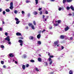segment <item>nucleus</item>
I'll return each mask as SVG.
<instances>
[{"label":"nucleus","instance_id":"a878e982","mask_svg":"<svg viewBox=\"0 0 74 74\" xmlns=\"http://www.w3.org/2000/svg\"><path fill=\"white\" fill-rule=\"evenodd\" d=\"M20 22V21H17L16 22V24H19Z\"/></svg>","mask_w":74,"mask_h":74},{"label":"nucleus","instance_id":"f3484780","mask_svg":"<svg viewBox=\"0 0 74 74\" xmlns=\"http://www.w3.org/2000/svg\"><path fill=\"white\" fill-rule=\"evenodd\" d=\"M72 1V0H67L66 2L68 3H71Z\"/></svg>","mask_w":74,"mask_h":74},{"label":"nucleus","instance_id":"a211bd4d","mask_svg":"<svg viewBox=\"0 0 74 74\" xmlns=\"http://www.w3.org/2000/svg\"><path fill=\"white\" fill-rule=\"evenodd\" d=\"M53 26H59V24H54Z\"/></svg>","mask_w":74,"mask_h":74},{"label":"nucleus","instance_id":"423d86ee","mask_svg":"<svg viewBox=\"0 0 74 74\" xmlns=\"http://www.w3.org/2000/svg\"><path fill=\"white\" fill-rule=\"evenodd\" d=\"M66 37V36H64L63 35H61L60 36V38L61 39H64V37Z\"/></svg>","mask_w":74,"mask_h":74},{"label":"nucleus","instance_id":"8fccbe9b","mask_svg":"<svg viewBox=\"0 0 74 74\" xmlns=\"http://www.w3.org/2000/svg\"><path fill=\"white\" fill-rule=\"evenodd\" d=\"M70 39L72 40H73V37H71L70 38Z\"/></svg>","mask_w":74,"mask_h":74},{"label":"nucleus","instance_id":"4be33fe9","mask_svg":"<svg viewBox=\"0 0 74 74\" xmlns=\"http://www.w3.org/2000/svg\"><path fill=\"white\" fill-rule=\"evenodd\" d=\"M30 62H32V63H34V60H30Z\"/></svg>","mask_w":74,"mask_h":74},{"label":"nucleus","instance_id":"69168bd1","mask_svg":"<svg viewBox=\"0 0 74 74\" xmlns=\"http://www.w3.org/2000/svg\"><path fill=\"white\" fill-rule=\"evenodd\" d=\"M51 1H55V0H51Z\"/></svg>","mask_w":74,"mask_h":74},{"label":"nucleus","instance_id":"cd10ccee","mask_svg":"<svg viewBox=\"0 0 74 74\" xmlns=\"http://www.w3.org/2000/svg\"><path fill=\"white\" fill-rule=\"evenodd\" d=\"M66 2V0H63V4H65V3Z\"/></svg>","mask_w":74,"mask_h":74},{"label":"nucleus","instance_id":"4c0bfd02","mask_svg":"<svg viewBox=\"0 0 74 74\" xmlns=\"http://www.w3.org/2000/svg\"><path fill=\"white\" fill-rule=\"evenodd\" d=\"M29 67V65L28 64H27L26 65V67Z\"/></svg>","mask_w":74,"mask_h":74},{"label":"nucleus","instance_id":"6e6d98bb","mask_svg":"<svg viewBox=\"0 0 74 74\" xmlns=\"http://www.w3.org/2000/svg\"><path fill=\"white\" fill-rule=\"evenodd\" d=\"M48 53V56H51V55H50V53Z\"/></svg>","mask_w":74,"mask_h":74},{"label":"nucleus","instance_id":"e433bc0d","mask_svg":"<svg viewBox=\"0 0 74 74\" xmlns=\"http://www.w3.org/2000/svg\"><path fill=\"white\" fill-rule=\"evenodd\" d=\"M1 63L2 64H3L4 63V61H1Z\"/></svg>","mask_w":74,"mask_h":74},{"label":"nucleus","instance_id":"37998d69","mask_svg":"<svg viewBox=\"0 0 74 74\" xmlns=\"http://www.w3.org/2000/svg\"><path fill=\"white\" fill-rule=\"evenodd\" d=\"M42 9V8H39L38 9V10H39V11H40V10H41Z\"/></svg>","mask_w":74,"mask_h":74},{"label":"nucleus","instance_id":"ddd939ff","mask_svg":"<svg viewBox=\"0 0 74 74\" xmlns=\"http://www.w3.org/2000/svg\"><path fill=\"white\" fill-rule=\"evenodd\" d=\"M28 25L29 27H32L33 25V24L32 23H29Z\"/></svg>","mask_w":74,"mask_h":74},{"label":"nucleus","instance_id":"0eeeda50","mask_svg":"<svg viewBox=\"0 0 74 74\" xmlns=\"http://www.w3.org/2000/svg\"><path fill=\"white\" fill-rule=\"evenodd\" d=\"M16 36H22L21 34L19 32H17L16 34Z\"/></svg>","mask_w":74,"mask_h":74},{"label":"nucleus","instance_id":"39448f33","mask_svg":"<svg viewBox=\"0 0 74 74\" xmlns=\"http://www.w3.org/2000/svg\"><path fill=\"white\" fill-rule=\"evenodd\" d=\"M53 58V56H50L49 58L48 59V60L49 62H50V61L52 60L51 58Z\"/></svg>","mask_w":74,"mask_h":74},{"label":"nucleus","instance_id":"f03ea898","mask_svg":"<svg viewBox=\"0 0 74 74\" xmlns=\"http://www.w3.org/2000/svg\"><path fill=\"white\" fill-rule=\"evenodd\" d=\"M59 42V40L55 42H54V46H57V47H59V45L58 44Z\"/></svg>","mask_w":74,"mask_h":74},{"label":"nucleus","instance_id":"dca6fc26","mask_svg":"<svg viewBox=\"0 0 74 74\" xmlns=\"http://www.w3.org/2000/svg\"><path fill=\"white\" fill-rule=\"evenodd\" d=\"M33 13L35 15H37V14H38V13H37V12H34Z\"/></svg>","mask_w":74,"mask_h":74},{"label":"nucleus","instance_id":"09e8293b","mask_svg":"<svg viewBox=\"0 0 74 74\" xmlns=\"http://www.w3.org/2000/svg\"><path fill=\"white\" fill-rule=\"evenodd\" d=\"M20 39H21V40H23V38L22 37H20L19 38Z\"/></svg>","mask_w":74,"mask_h":74},{"label":"nucleus","instance_id":"338daca9","mask_svg":"<svg viewBox=\"0 0 74 74\" xmlns=\"http://www.w3.org/2000/svg\"><path fill=\"white\" fill-rule=\"evenodd\" d=\"M46 17H47V19H48V18H49V16H46Z\"/></svg>","mask_w":74,"mask_h":74},{"label":"nucleus","instance_id":"72a5a7b5","mask_svg":"<svg viewBox=\"0 0 74 74\" xmlns=\"http://www.w3.org/2000/svg\"><path fill=\"white\" fill-rule=\"evenodd\" d=\"M2 13L3 15H5V11H3Z\"/></svg>","mask_w":74,"mask_h":74},{"label":"nucleus","instance_id":"79ce46f5","mask_svg":"<svg viewBox=\"0 0 74 74\" xmlns=\"http://www.w3.org/2000/svg\"><path fill=\"white\" fill-rule=\"evenodd\" d=\"M44 32H45V29H44L42 31V33H44Z\"/></svg>","mask_w":74,"mask_h":74},{"label":"nucleus","instance_id":"1a4fd4ad","mask_svg":"<svg viewBox=\"0 0 74 74\" xmlns=\"http://www.w3.org/2000/svg\"><path fill=\"white\" fill-rule=\"evenodd\" d=\"M9 55V56L10 57H11V58L14 57V55H13V54L12 53H10Z\"/></svg>","mask_w":74,"mask_h":74},{"label":"nucleus","instance_id":"774afa93","mask_svg":"<svg viewBox=\"0 0 74 74\" xmlns=\"http://www.w3.org/2000/svg\"><path fill=\"white\" fill-rule=\"evenodd\" d=\"M51 73V74H53V72H51V73Z\"/></svg>","mask_w":74,"mask_h":74},{"label":"nucleus","instance_id":"680f3d73","mask_svg":"<svg viewBox=\"0 0 74 74\" xmlns=\"http://www.w3.org/2000/svg\"><path fill=\"white\" fill-rule=\"evenodd\" d=\"M24 59H25V58H26V56H24Z\"/></svg>","mask_w":74,"mask_h":74},{"label":"nucleus","instance_id":"ea45409f","mask_svg":"<svg viewBox=\"0 0 74 74\" xmlns=\"http://www.w3.org/2000/svg\"><path fill=\"white\" fill-rule=\"evenodd\" d=\"M62 10V8H60L58 9L59 11H61Z\"/></svg>","mask_w":74,"mask_h":74},{"label":"nucleus","instance_id":"49530a36","mask_svg":"<svg viewBox=\"0 0 74 74\" xmlns=\"http://www.w3.org/2000/svg\"><path fill=\"white\" fill-rule=\"evenodd\" d=\"M2 27H0V31H2Z\"/></svg>","mask_w":74,"mask_h":74},{"label":"nucleus","instance_id":"052dcab7","mask_svg":"<svg viewBox=\"0 0 74 74\" xmlns=\"http://www.w3.org/2000/svg\"><path fill=\"white\" fill-rule=\"evenodd\" d=\"M44 21H47V18H45Z\"/></svg>","mask_w":74,"mask_h":74},{"label":"nucleus","instance_id":"6e6552de","mask_svg":"<svg viewBox=\"0 0 74 74\" xmlns=\"http://www.w3.org/2000/svg\"><path fill=\"white\" fill-rule=\"evenodd\" d=\"M69 29V27L68 26H67L65 28V31L66 32V31H67Z\"/></svg>","mask_w":74,"mask_h":74},{"label":"nucleus","instance_id":"9d476101","mask_svg":"<svg viewBox=\"0 0 74 74\" xmlns=\"http://www.w3.org/2000/svg\"><path fill=\"white\" fill-rule=\"evenodd\" d=\"M38 62H41V61H42L41 58H38Z\"/></svg>","mask_w":74,"mask_h":74},{"label":"nucleus","instance_id":"c756f323","mask_svg":"<svg viewBox=\"0 0 74 74\" xmlns=\"http://www.w3.org/2000/svg\"><path fill=\"white\" fill-rule=\"evenodd\" d=\"M32 28V29H33V30H34V29H35V28H34V25H33L31 27Z\"/></svg>","mask_w":74,"mask_h":74},{"label":"nucleus","instance_id":"864d4df0","mask_svg":"<svg viewBox=\"0 0 74 74\" xmlns=\"http://www.w3.org/2000/svg\"><path fill=\"white\" fill-rule=\"evenodd\" d=\"M64 49V47L63 46L62 47V49Z\"/></svg>","mask_w":74,"mask_h":74},{"label":"nucleus","instance_id":"393cba45","mask_svg":"<svg viewBox=\"0 0 74 74\" xmlns=\"http://www.w3.org/2000/svg\"><path fill=\"white\" fill-rule=\"evenodd\" d=\"M33 24L35 26H36V21H33Z\"/></svg>","mask_w":74,"mask_h":74},{"label":"nucleus","instance_id":"c9c22d12","mask_svg":"<svg viewBox=\"0 0 74 74\" xmlns=\"http://www.w3.org/2000/svg\"><path fill=\"white\" fill-rule=\"evenodd\" d=\"M26 3H29L30 1H28L27 0H26Z\"/></svg>","mask_w":74,"mask_h":74},{"label":"nucleus","instance_id":"6ab92c4d","mask_svg":"<svg viewBox=\"0 0 74 74\" xmlns=\"http://www.w3.org/2000/svg\"><path fill=\"white\" fill-rule=\"evenodd\" d=\"M60 22H61V20H58L57 21V23H58L59 24L60 23Z\"/></svg>","mask_w":74,"mask_h":74},{"label":"nucleus","instance_id":"4d7b16f0","mask_svg":"<svg viewBox=\"0 0 74 74\" xmlns=\"http://www.w3.org/2000/svg\"><path fill=\"white\" fill-rule=\"evenodd\" d=\"M49 29H52V27H49Z\"/></svg>","mask_w":74,"mask_h":74},{"label":"nucleus","instance_id":"2eb2a0df","mask_svg":"<svg viewBox=\"0 0 74 74\" xmlns=\"http://www.w3.org/2000/svg\"><path fill=\"white\" fill-rule=\"evenodd\" d=\"M51 61L49 62V64H50V65H51L52 64V62H53V61H52V60H50Z\"/></svg>","mask_w":74,"mask_h":74},{"label":"nucleus","instance_id":"aec40b11","mask_svg":"<svg viewBox=\"0 0 74 74\" xmlns=\"http://www.w3.org/2000/svg\"><path fill=\"white\" fill-rule=\"evenodd\" d=\"M5 11H6V12H10V10L8 9H6L5 10Z\"/></svg>","mask_w":74,"mask_h":74},{"label":"nucleus","instance_id":"7c9ffc66","mask_svg":"<svg viewBox=\"0 0 74 74\" xmlns=\"http://www.w3.org/2000/svg\"><path fill=\"white\" fill-rule=\"evenodd\" d=\"M45 13L46 14H48V11L45 10Z\"/></svg>","mask_w":74,"mask_h":74},{"label":"nucleus","instance_id":"b1692460","mask_svg":"<svg viewBox=\"0 0 74 74\" xmlns=\"http://www.w3.org/2000/svg\"><path fill=\"white\" fill-rule=\"evenodd\" d=\"M35 0V2L36 3V4H37L38 3V0Z\"/></svg>","mask_w":74,"mask_h":74},{"label":"nucleus","instance_id":"5fc2aeb1","mask_svg":"<svg viewBox=\"0 0 74 74\" xmlns=\"http://www.w3.org/2000/svg\"><path fill=\"white\" fill-rule=\"evenodd\" d=\"M3 68H6V66L5 65H3Z\"/></svg>","mask_w":74,"mask_h":74},{"label":"nucleus","instance_id":"7ed1b4c3","mask_svg":"<svg viewBox=\"0 0 74 74\" xmlns=\"http://www.w3.org/2000/svg\"><path fill=\"white\" fill-rule=\"evenodd\" d=\"M10 6L9 7V8H10V10H12L14 8V7H13V3L12 2L10 3Z\"/></svg>","mask_w":74,"mask_h":74},{"label":"nucleus","instance_id":"473e14b6","mask_svg":"<svg viewBox=\"0 0 74 74\" xmlns=\"http://www.w3.org/2000/svg\"><path fill=\"white\" fill-rule=\"evenodd\" d=\"M15 21H18L19 20V19H18V18H15Z\"/></svg>","mask_w":74,"mask_h":74},{"label":"nucleus","instance_id":"c03bdc74","mask_svg":"<svg viewBox=\"0 0 74 74\" xmlns=\"http://www.w3.org/2000/svg\"><path fill=\"white\" fill-rule=\"evenodd\" d=\"M27 16L28 17L30 16V13H29L28 14H27Z\"/></svg>","mask_w":74,"mask_h":74},{"label":"nucleus","instance_id":"58836bf2","mask_svg":"<svg viewBox=\"0 0 74 74\" xmlns=\"http://www.w3.org/2000/svg\"><path fill=\"white\" fill-rule=\"evenodd\" d=\"M5 35L6 36H8V33L7 32H5Z\"/></svg>","mask_w":74,"mask_h":74},{"label":"nucleus","instance_id":"f8f14e48","mask_svg":"<svg viewBox=\"0 0 74 74\" xmlns=\"http://www.w3.org/2000/svg\"><path fill=\"white\" fill-rule=\"evenodd\" d=\"M29 40H33L34 38L33 36H30L29 38Z\"/></svg>","mask_w":74,"mask_h":74},{"label":"nucleus","instance_id":"5701e85b","mask_svg":"<svg viewBox=\"0 0 74 74\" xmlns=\"http://www.w3.org/2000/svg\"><path fill=\"white\" fill-rule=\"evenodd\" d=\"M66 8L67 10H69L70 9V7H69V6H67V7Z\"/></svg>","mask_w":74,"mask_h":74},{"label":"nucleus","instance_id":"bb28decb","mask_svg":"<svg viewBox=\"0 0 74 74\" xmlns=\"http://www.w3.org/2000/svg\"><path fill=\"white\" fill-rule=\"evenodd\" d=\"M69 74H73V71H72L70 70L69 72Z\"/></svg>","mask_w":74,"mask_h":74},{"label":"nucleus","instance_id":"3c124183","mask_svg":"<svg viewBox=\"0 0 74 74\" xmlns=\"http://www.w3.org/2000/svg\"><path fill=\"white\" fill-rule=\"evenodd\" d=\"M45 17V16L44 15H43V19Z\"/></svg>","mask_w":74,"mask_h":74},{"label":"nucleus","instance_id":"20e7f679","mask_svg":"<svg viewBox=\"0 0 74 74\" xmlns=\"http://www.w3.org/2000/svg\"><path fill=\"white\" fill-rule=\"evenodd\" d=\"M18 42L20 43V45H21V46H22V45H23V42L22 40H19L18 41Z\"/></svg>","mask_w":74,"mask_h":74},{"label":"nucleus","instance_id":"f257e3e1","mask_svg":"<svg viewBox=\"0 0 74 74\" xmlns=\"http://www.w3.org/2000/svg\"><path fill=\"white\" fill-rule=\"evenodd\" d=\"M5 40L8 41V44H11V42L10 41V39L9 36H8L5 38Z\"/></svg>","mask_w":74,"mask_h":74},{"label":"nucleus","instance_id":"e2e57ef3","mask_svg":"<svg viewBox=\"0 0 74 74\" xmlns=\"http://www.w3.org/2000/svg\"><path fill=\"white\" fill-rule=\"evenodd\" d=\"M2 11V10H1V9H0V12H1Z\"/></svg>","mask_w":74,"mask_h":74},{"label":"nucleus","instance_id":"bf43d9fd","mask_svg":"<svg viewBox=\"0 0 74 74\" xmlns=\"http://www.w3.org/2000/svg\"><path fill=\"white\" fill-rule=\"evenodd\" d=\"M15 63H16V64H17V63H18V62H17V61H15Z\"/></svg>","mask_w":74,"mask_h":74},{"label":"nucleus","instance_id":"f704fd0d","mask_svg":"<svg viewBox=\"0 0 74 74\" xmlns=\"http://www.w3.org/2000/svg\"><path fill=\"white\" fill-rule=\"evenodd\" d=\"M36 70L37 71H39V70H38L37 68H36Z\"/></svg>","mask_w":74,"mask_h":74},{"label":"nucleus","instance_id":"c85d7f7f","mask_svg":"<svg viewBox=\"0 0 74 74\" xmlns=\"http://www.w3.org/2000/svg\"><path fill=\"white\" fill-rule=\"evenodd\" d=\"M45 66H48V63L47 62H45Z\"/></svg>","mask_w":74,"mask_h":74},{"label":"nucleus","instance_id":"13d9d810","mask_svg":"<svg viewBox=\"0 0 74 74\" xmlns=\"http://www.w3.org/2000/svg\"><path fill=\"white\" fill-rule=\"evenodd\" d=\"M25 29H28V27H27V26L26 27H25Z\"/></svg>","mask_w":74,"mask_h":74},{"label":"nucleus","instance_id":"4468645a","mask_svg":"<svg viewBox=\"0 0 74 74\" xmlns=\"http://www.w3.org/2000/svg\"><path fill=\"white\" fill-rule=\"evenodd\" d=\"M22 68L23 70H25V65H23Z\"/></svg>","mask_w":74,"mask_h":74},{"label":"nucleus","instance_id":"de8ad7c7","mask_svg":"<svg viewBox=\"0 0 74 74\" xmlns=\"http://www.w3.org/2000/svg\"><path fill=\"white\" fill-rule=\"evenodd\" d=\"M21 13H22V14H24L25 13V12H24V11H22L21 12Z\"/></svg>","mask_w":74,"mask_h":74},{"label":"nucleus","instance_id":"0e129e2a","mask_svg":"<svg viewBox=\"0 0 74 74\" xmlns=\"http://www.w3.org/2000/svg\"><path fill=\"white\" fill-rule=\"evenodd\" d=\"M41 32V30H40L39 32V33H40Z\"/></svg>","mask_w":74,"mask_h":74},{"label":"nucleus","instance_id":"a19ab883","mask_svg":"<svg viewBox=\"0 0 74 74\" xmlns=\"http://www.w3.org/2000/svg\"><path fill=\"white\" fill-rule=\"evenodd\" d=\"M14 12L15 14H17V13H18V12H17V11L16 10L14 11Z\"/></svg>","mask_w":74,"mask_h":74},{"label":"nucleus","instance_id":"603ef678","mask_svg":"<svg viewBox=\"0 0 74 74\" xmlns=\"http://www.w3.org/2000/svg\"><path fill=\"white\" fill-rule=\"evenodd\" d=\"M4 21H2V25H4Z\"/></svg>","mask_w":74,"mask_h":74},{"label":"nucleus","instance_id":"2f4dec72","mask_svg":"<svg viewBox=\"0 0 74 74\" xmlns=\"http://www.w3.org/2000/svg\"><path fill=\"white\" fill-rule=\"evenodd\" d=\"M1 48H4V46L3 45H1Z\"/></svg>","mask_w":74,"mask_h":74},{"label":"nucleus","instance_id":"a18cd8bd","mask_svg":"<svg viewBox=\"0 0 74 74\" xmlns=\"http://www.w3.org/2000/svg\"><path fill=\"white\" fill-rule=\"evenodd\" d=\"M42 11H40V15H41V14H42Z\"/></svg>","mask_w":74,"mask_h":74},{"label":"nucleus","instance_id":"9b49d317","mask_svg":"<svg viewBox=\"0 0 74 74\" xmlns=\"http://www.w3.org/2000/svg\"><path fill=\"white\" fill-rule=\"evenodd\" d=\"M40 37L41 35L40 34H39L37 36V38H38V39L40 38Z\"/></svg>","mask_w":74,"mask_h":74},{"label":"nucleus","instance_id":"412c9836","mask_svg":"<svg viewBox=\"0 0 74 74\" xmlns=\"http://www.w3.org/2000/svg\"><path fill=\"white\" fill-rule=\"evenodd\" d=\"M37 43L38 44H41V41H38Z\"/></svg>","mask_w":74,"mask_h":74}]
</instances>
